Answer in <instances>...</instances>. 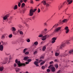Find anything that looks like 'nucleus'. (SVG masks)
<instances>
[{"label": "nucleus", "mask_w": 73, "mask_h": 73, "mask_svg": "<svg viewBox=\"0 0 73 73\" xmlns=\"http://www.w3.org/2000/svg\"><path fill=\"white\" fill-rule=\"evenodd\" d=\"M19 34L20 35H23V32L22 31H20L19 32Z\"/></svg>", "instance_id": "7c9ffc66"}, {"label": "nucleus", "mask_w": 73, "mask_h": 73, "mask_svg": "<svg viewBox=\"0 0 73 73\" xmlns=\"http://www.w3.org/2000/svg\"><path fill=\"white\" fill-rule=\"evenodd\" d=\"M37 10L36 9H31L30 11V16H33V13L35 12Z\"/></svg>", "instance_id": "7ed1b4c3"}, {"label": "nucleus", "mask_w": 73, "mask_h": 73, "mask_svg": "<svg viewBox=\"0 0 73 73\" xmlns=\"http://www.w3.org/2000/svg\"><path fill=\"white\" fill-rule=\"evenodd\" d=\"M46 7H48V6H49V4L47 3H46Z\"/></svg>", "instance_id": "3c124183"}, {"label": "nucleus", "mask_w": 73, "mask_h": 73, "mask_svg": "<svg viewBox=\"0 0 73 73\" xmlns=\"http://www.w3.org/2000/svg\"><path fill=\"white\" fill-rule=\"evenodd\" d=\"M69 40L67 41L66 42H62V44H61V45L57 47V48L58 49H62L65 46L66 44H69Z\"/></svg>", "instance_id": "f257e3e1"}, {"label": "nucleus", "mask_w": 73, "mask_h": 73, "mask_svg": "<svg viewBox=\"0 0 73 73\" xmlns=\"http://www.w3.org/2000/svg\"><path fill=\"white\" fill-rule=\"evenodd\" d=\"M15 70L16 72H19L20 70V69L17 68L15 69Z\"/></svg>", "instance_id": "393cba45"}, {"label": "nucleus", "mask_w": 73, "mask_h": 73, "mask_svg": "<svg viewBox=\"0 0 73 73\" xmlns=\"http://www.w3.org/2000/svg\"><path fill=\"white\" fill-rule=\"evenodd\" d=\"M59 53H60V51L59 50H56L55 53L56 56H59V54H60Z\"/></svg>", "instance_id": "9d476101"}, {"label": "nucleus", "mask_w": 73, "mask_h": 73, "mask_svg": "<svg viewBox=\"0 0 73 73\" xmlns=\"http://www.w3.org/2000/svg\"><path fill=\"white\" fill-rule=\"evenodd\" d=\"M38 62L35 61L34 62V64L36 65V66H39L38 65Z\"/></svg>", "instance_id": "aec40b11"}, {"label": "nucleus", "mask_w": 73, "mask_h": 73, "mask_svg": "<svg viewBox=\"0 0 73 73\" xmlns=\"http://www.w3.org/2000/svg\"><path fill=\"white\" fill-rule=\"evenodd\" d=\"M28 62H31V61H32V59H29L28 60Z\"/></svg>", "instance_id": "a18cd8bd"}, {"label": "nucleus", "mask_w": 73, "mask_h": 73, "mask_svg": "<svg viewBox=\"0 0 73 73\" xmlns=\"http://www.w3.org/2000/svg\"><path fill=\"white\" fill-rule=\"evenodd\" d=\"M45 49H46V46H44L42 48V50L43 51H44Z\"/></svg>", "instance_id": "cd10ccee"}, {"label": "nucleus", "mask_w": 73, "mask_h": 73, "mask_svg": "<svg viewBox=\"0 0 73 73\" xmlns=\"http://www.w3.org/2000/svg\"><path fill=\"white\" fill-rule=\"evenodd\" d=\"M9 60V59L8 57H6L5 58V60L3 62L2 64H7V62H8Z\"/></svg>", "instance_id": "20e7f679"}, {"label": "nucleus", "mask_w": 73, "mask_h": 73, "mask_svg": "<svg viewBox=\"0 0 73 73\" xmlns=\"http://www.w3.org/2000/svg\"><path fill=\"white\" fill-rule=\"evenodd\" d=\"M47 31V29H44V31Z\"/></svg>", "instance_id": "bf43d9fd"}, {"label": "nucleus", "mask_w": 73, "mask_h": 73, "mask_svg": "<svg viewBox=\"0 0 73 73\" xmlns=\"http://www.w3.org/2000/svg\"><path fill=\"white\" fill-rule=\"evenodd\" d=\"M12 37V34H11L10 35H9V38H11V37Z\"/></svg>", "instance_id": "a19ab883"}, {"label": "nucleus", "mask_w": 73, "mask_h": 73, "mask_svg": "<svg viewBox=\"0 0 73 73\" xmlns=\"http://www.w3.org/2000/svg\"><path fill=\"white\" fill-rule=\"evenodd\" d=\"M62 7H63L62 5H60L58 7L59 9L60 10V9H61V8H62Z\"/></svg>", "instance_id": "c85d7f7f"}, {"label": "nucleus", "mask_w": 73, "mask_h": 73, "mask_svg": "<svg viewBox=\"0 0 73 73\" xmlns=\"http://www.w3.org/2000/svg\"><path fill=\"white\" fill-rule=\"evenodd\" d=\"M30 2L31 4H33V0H31Z\"/></svg>", "instance_id": "37998d69"}, {"label": "nucleus", "mask_w": 73, "mask_h": 73, "mask_svg": "<svg viewBox=\"0 0 73 73\" xmlns=\"http://www.w3.org/2000/svg\"><path fill=\"white\" fill-rule=\"evenodd\" d=\"M18 6L19 7H20V6H21V3L20 2H18Z\"/></svg>", "instance_id": "e433bc0d"}, {"label": "nucleus", "mask_w": 73, "mask_h": 73, "mask_svg": "<svg viewBox=\"0 0 73 73\" xmlns=\"http://www.w3.org/2000/svg\"><path fill=\"white\" fill-rule=\"evenodd\" d=\"M54 61H55V62H57V60L55 59L54 60Z\"/></svg>", "instance_id": "e2e57ef3"}, {"label": "nucleus", "mask_w": 73, "mask_h": 73, "mask_svg": "<svg viewBox=\"0 0 73 73\" xmlns=\"http://www.w3.org/2000/svg\"><path fill=\"white\" fill-rule=\"evenodd\" d=\"M38 42L37 41H36L34 42V44L35 45H36V46H37V45H38Z\"/></svg>", "instance_id": "a878e982"}, {"label": "nucleus", "mask_w": 73, "mask_h": 73, "mask_svg": "<svg viewBox=\"0 0 73 73\" xmlns=\"http://www.w3.org/2000/svg\"><path fill=\"white\" fill-rule=\"evenodd\" d=\"M3 49H4V46L2 45L1 44L0 45V50L1 52L3 51Z\"/></svg>", "instance_id": "4468645a"}, {"label": "nucleus", "mask_w": 73, "mask_h": 73, "mask_svg": "<svg viewBox=\"0 0 73 73\" xmlns=\"http://www.w3.org/2000/svg\"><path fill=\"white\" fill-rule=\"evenodd\" d=\"M46 38H47V37H49V36L48 35H46Z\"/></svg>", "instance_id": "680f3d73"}, {"label": "nucleus", "mask_w": 73, "mask_h": 73, "mask_svg": "<svg viewBox=\"0 0 73 73\" xmlns=\"http://www.w3.org/2000/svg\"><path fill=\"white\" fill-rule=\"evenodd\" d=\"M44 25L45 26V27H47L48 26V24L46 23V22H45L44 23Z\"/></svg>", "instance_id": "2f4dec72"}, {"label": "nucleus", "mask_w": 73, "mask_h": 73, "mask_svg": "<svg viewBox=\"0 0 73 73\" xmlns=\"http://www.w3.org/2000/svg\"><path fill=\"white\" fill-rule=\"evenodd\" d=\"M6 55H7V56H8V55H9V54H6Z\"/></svg>", "instance_id": "69168bd1"}, {"label": "nucleus", "mask_w": 73, "mask_h": 73, "mask_svg": "<svg viewBox=\"0 0 73 73\" xmlns=\"http://www.w3.org/2000/svg\"><path fill=\"white\" fill-rule=\"evenodd\" d=\"M16 66H17V64H16V63H14V67H16Z\"/></svg>", "instance_id": "09e8293b"}, {"label": "nucleus", "mask_w": 73, "mask_h": 73, "mask_svg": "<svg viewBox=\"0 0 73 73\" xmlns=\"http://www.w3.org/2000/svg\"><path fill=\"white\" fill-rule=\"evenodd\" d=\"M43 36L42 35V34H40L38 36V37H42Z\"/></svg>", "instance_id": "4c0bfd02"}, {"label": "nucleus", "mask_w": 73, "mask_h": 73, "mask_svg": "<svg viewBox=\"0 0 73 73\" xmlns=\"http://www.w3.org/2000/svg\"><path fill=\"white\" fill-rule=\"evenodd\" d=\"M57 40V38L54 37L52 39V43H54L56 42V40Z\"/></svg>", "instance_id": "1a4fd4ad"}, {"label": "nucleus", "mask_w": 73, "mask_h": 73, "mask_svg": "<svg viewBox=\"0 0 73 73\" xmlns=\"http://www.w3.org/2000/svg\"><path fill=\"white\" fill-rule=\"evenodd\" d=\"M18 7V6H17V5H15L13 8V9H14V10H16V9H17Z\"/></svg>", "instance_id": "5701e85b"}, {"label": "nucleus", "mask_w": 73, "mask_h": 73, "mask_svg": "<svg viewBox=\"0 0 73 73\" xmlns=\"http://www.w3.org/2000/svg\"><path fill=\"white\" fill-rule=\"evenodd\" d=\"M37 52L36 51H35L34 52V54H37Z\"/></svg>", "instance_id": "79ce46f5"}, {"label": "nucleus", "mask_w": 73, "mask_h": 73, "mask_svg": "<svg viewBox=\"0 0 73 73\" xmlns=\"http://www.w3.org/2000/svg\"><path fill=\"white\" fill-rule=\"evenodd\" d=\"M29 53V52H27L25 53V55H28V54Z\"/></svg>", "instance_id": "c9c22d12"}, {"label": "nucleus", "mask_w": 73, "mask_h": 73, "mask_svg": "<svg viewBox=\"0 0 73 73\" xmlns=\"http://www.w3.org/2000/svg\"><path fill=\"white\" fill-rule=\"evenodd\" d=\"M61 28V27H60L56 28L54 30V32H58L59 30Z\"/></svg>", "instance_id": "0eeeda50"}, {"label": "nucleus", "mask_w": 73, "mask_h": 73, "mask_svg": "<svg viewBox=\"0 0 73 73\" xmlns=\"http://www.w3.org/2000/svg\"><path fill=\"white\" fill-rule=\"evenodd\" d=\"M15 62L17 64V65L19 67H20V66H25V65L26 64H28L29 63V62H26L25 63H21L18 60H17L16 59L15 60Z\"/></svg>", "instance_id": "f03ea898"}, {"label": "nucleus", "mask_w": 73, "mask_h": 73, "mask_svg": "<svg viewBox=\"0 0 73 73\" xmlns=\"http://www.w3.org/2000/svg\"><path fill=\"white\" fill-rule=\"evenodd\" d=\"M40 9L38 8V13H40Z\"/></svg>", "instance_id": "c03bdc74"}, {"label": "nucleus", "mask_w": 73, "mask_h": 73, "mask_svg": "<svg viewBox=\"0 0 73 73\" xmlns=\"http://www.w3.org/2000/svg\"><path fill=\"white\" fill-rule=\"evenodd\" d=\"M23 0H20V3H23Z\"/></svg>", "instance_id": "49530a36"}, {"label": "nucleus", "mask_w": 73, "mask_h": 73, "mask_svg": "<svg viewBox=\"0 0 73 73\" xmlns=\"http://www.w3.org/2000/svg\"><path fill=\"white\" fill-rule=\"evenodd\" d=\"M47 35H44L42 37V40H43V41L44 40H45L46 39V36Z\"/></svg>", "instance_id": "f3484780"}, {"label": "nucleus", "mask_w": 73, "mask_h": 73, "mask_svg": "<svg viewBox=\"0 0 73 73\" xmlns=\"http://www.w3.org/2000/svg\"><path fill=\"white\" fill-rule=\"evenodd\" d=\"M67 21H68V20L66 19H64L62 21V22L63 23H66V22H67Z\"/></svg>", "instance_id": "bb28decb"}, {"label": "nucleus", "mask_w": 73, "mask_h": 73, "mask_svg": "<svg viewBox=\"0 0 73 73\" xmlns=\"http://www.w3.org/2000/svg\"><path fill=\"white\" fill-rule=\"evenodd\" d=\"M6 35H7V34L5 33L3 34L2 35L1 37V39H4V38H5V36Z\"/></svg>", "instance_id": "2eb2a0df"}, {"label": "nucleus", "mask_w": 73, "mask_h": 73, "mask_svg": "<svg viewBox=\"0 0 73 73\" xmlns=\"http://www.w3.org/2000/svg\"><path fill=\"white\" fill-rule=\"evenodd\" d=\"M46 71L47 72H50V70H49V69H47L46 70Z\"/></svg>", "instance_id": "8fccbe9b"}, {"label": "nucleus", "mask_w": 73, "mask_h": 73, "mask_svg": "<svg viewBox=\"0 0 73 73\" xmlns=\"http://www.w3.org/2000/svg\"><path fill=\"white\" fill-rule=\"evenodd\" d=\"M26 41L27 42H30V41H31V40H30V39L29 38L27 39Z\"/></svg>", "instance_id": "72a5a7b5"}, {"label": "nucleus", "mask_w": 73, "mask_h": 73, "mask_svg": "<svg viewBox=\"0 0 73 73\" xmlns=\"http://www.w3.org/2000/svg\"><path fill=\"white\" fill-rule=\"evenodd\" d=\"M50 64H53V62L52 61L50 62Z\"/></svg>", "instance_id": "4d7b16f0"}, {"label": "nucleus", "mask_w": 73, "mask_h": 73, "mask_svg": "<svg viewBox=\"0 0 73 73\" xmlns=\"http://www.w3.org/2000/svg\"><path fill=\"white\" fill-rule=\"evenodd\" d=\"M67 1L68 2V4H71L73 2V1L72 0H67Z\"/></svg>", "instance_id": "412c9836"}, {"label": "nucleus", "mask_w": 73, "mask_h": 73, "mask_svg": "<svg viewBox=\"0 0 73 73\" xmlns=\"http://www.w3.org/2000/svg\"><path fill=\"white\" fill-rule=\"evenodd\" d=\"M13 32V34H14V35H15V31H12Z\"/></svg>", "instance_id": "5fc2aeb1"}, {"label": "nucleus", "mask_w": 73, "mask_h": 73, "mask_svg": "<svg viewBox=\"0 0 73 73\" xmlns=\"http://www.w3.org/2000/svg\"><path fill=\"white\" fill-rule=\"evenodd\" d=\"M58 24H56L51 29H50V31H51V30H52V29H53V28H54H54H56L57 27H58Z\"/></svg>", "instance_id": "6ab92c4d"}, {"label": "nucleus", "mask_w": 73, "mask_h": 73, "mask_svg": "<svg viewBox=\"0 0 73 73\" xmlns=\"http://www.w3.org/2000/svg\"><path fill=\"white\" fill-rule=\"evenodd\" d=\"M9 17V14H7L6 15H5L3 17V22H4V20L5 21L7 19V18Z\"/></svg>", "instance_id": "423d86ee"}, {"label": "nucleus", "mask_w": 73, "mask_h": 73, "mask_svg": "<svg viewBox=\"0 0 73 73\" xmlns=\"http://www.w3.org/2000/svg\"><path fill=\"white\" fill-rule=\"evenodd\" d=\"M14 69V67L12 66H11V68H10V70H13Z\"/></svg>", "instance_id": "473e14b6"}, {"label": "nucleus", "mask_w": 73, "mask_h": 73, "mask_svg": "<svg viewBox=\"0 0 73 73\" xmlns=\"http://www.w3.org/2000/svg\"><path fill=\"white\" fill-rule=\"evenodd\" d=\"M55 67L57 69V68H58V64H56L55 65Z\"/></svg>", "instance_id": "ea45409f"}, {"label": "nucleus", "mask_w": 73, "mask_h": 73, "mask_svg": "<svg viewBox=\"0 0 73 73\" xmlns=\"http://www.w3.org/2000/svg\"><path fill=\"white\" fill-rule=\"evenodd\" d=\"M45 67L44 66H42V69H45Z\"/></svg>", "instance_id": "de8ad7c7"}, {"label": "nucleus", "mask_w": 73, "mask_h": 73, "mask_svg": "<svg viewBox=\"0 0 73 73\" xmlns=\"http://www.w3.org/2000/svg\"><path fill=\"white\" fill-rule=\"evenodd\" d=\"M48 68H50V69H51L52 71V72H55V68L53 66V65H52L49 66Z\"/></svg>", "instance_id": "39448f33"}, {"label": "nucleus", "mask_w": 73, "mask_h": 73, "mask_svg": "<svg viewBox=\"0 0 73 73\" xmlns=\"http://www.w3.org/2000/svg\"><path fill=\"white\" fill-rule=\"evenodd\" d=\"M73 52V50H71L69 51V53L70 54L71 53H72V52Z\"/></svg>", "instance_id": "c756f323"}, {"label": "nucleus", "mask_w": 73, "mask_h": 73, "mask_svg": "<svg viewBox=\"0 0 73 73\" xmlns=\"http://www.w3.org/2000/svg\"><path fill=\"white\" fill-rule=\"evenodd\" d=\"M25 25L26 27H28V26H29V25L27 24H26Z\"/></svg>", "instance_id": "6e6d98bb"}, {"label": "nucleus", "mask_w": 73, "mask_h": 73, "mask_svg": "<svg viewBox=\"0 0 73 73\" xmlns=\"http://www.w3.org/2000/svg\"><path fill=\"white\" fill-rule=\"evenodd\" d=\"M44 7H42L41 9H44Z\"/></svg>", "instance_id": "774afa93"}, {"label": "nucleus", "mask_w": 73, "mask_h": 73, "mask_svg": "<svg viewBox=\"0 0 73 73\" xmlns=\"http://www.w3.org/2000/svg\"><path fill=\"white\" fill-rule=\"evenodd\" d=\"M66 52H67V50H66L63 54L61 55V57H65L68 55V54H67V53H66Z\"/></svg>", "instance_id": "9b49d317"}, {"label": "nucleus", "mask_w": 73, "mask_h": 73, "mask_svg": "<svg viewBox=\"0 0 73 73\" xmlns=\"http://www.w3.org/2000/svg\"><path fill=\"white\" fill-rule=\"evenodd\" d=\"M4 68L3 66L0 67V71L2 72L4 70Z\"/></svg>", "instance_id": "4be33fe9"}, {"label": "nucleus", "mask_w": 73, "mask_h": 73, "mask_svg": "<svg viewBox=\"0 0 73 73\" xmlns=\"http://www.w3.org/2000/svg\"><path fill=\"white\" fill-rule=\"evenodd\" d=\"M1 42L2 43V45H3V46H5L6 45V44H7V42L3 41H1Z\"/></svg>", "instance_id": "f8f14e48"}, {"label": "nucleus", "mask_w": 73, "mask_h": 73, "mask_svg": "<svg viewBox=\"0 0 73 73\" xmlns=\"http://www.w3.org/2000/svg\"><path fill=\"white\" fill-rule=\"evenodd\" d=\"M24 6H25V3H23L21 4V7H24Z\"/></svg>", "instance_id": "f704fd0d"}, {"label": "nucleus", "mask_w": 73, "mask_h": 73, "mask_svg": "<svg viewBox=\"0 0 73 73\" xmlns=\"http://www.w3.org/2000/svg\"><path fill=\"white\" fill-rule=\"evenodd\" d=\"M44 56H41L40 58V59H42V58H44Z\"/></svg>", "instance_id": "603ef678"}, {"label": "nucleus", "mask_w": 73, "mask_h": 73, "mask_svg": "<svg viewBox=\"0 0 73 73\" xmlns=\"http://www.w3.org/2000/svg\"><path fill=\"white\" fill-rule=\"evenodd\" d=\"M19 27H20V28H22V26H21V25H19Z\"/></svg>", "instance_id": "13d9d810"}, {"label": "nucleus", "mask_w": 73, "mask_h": 73, "mask_svg": "<svg viewBox=\"0 0 73 73\" xmlns=\"http://www.w3.org/2000/svg\"><path fill=\"white\" fill-rule=\"evenodd\" d=\"M64 29L66 30L65 32L66 33H68L69 31V28L68 27H65Z\"/></svg>", "instance_id": "6e6552de"}, {"label": "nucleus", "mask_w": 73, "mask_h": 73, "mask_svg": "<svg viewBox=\"0 0 73 73\" xmlns=\"http://www.w3.org/2000/svg\"><path fill=\"white\" fill-rule=\"evenodd\" d=\"M23 1L25 2V3H27V0H23Z\"/></svg>", "instance_id": "864d4df0"}, {"label": "nucleus", "mask_w": 73, "mask_h": 73, "mask_svg": "<svg viewBox=\"0 0 73 73\" xmlns=\"http://www.w3.org/2000/svg\"><path fill=\"white\" fill-rule=\"evenodd\" d=\"M68 9V8H67L65 10V12H66V11L67 10V9Z\"/></svg>", "instance_id": "052dcab7"}, {"label": "nucleus", "mask_w": 73, "mask_h": 73, "mask_svg": "<svg viewBox=\"0 0 73 73\" xmlns=\"http://www.w3.org/2000/svg\"><path fill=\"white\" fill-rule=\"evenodd\" d=\"M46 0H43L42 1V3L44 5H46Z\"/></svg>", "instance_id": "dca6fc26"}, {"label": "nucleus", "mask_w": 73, "mask_h": 73, "mask_svg": "<svg viewBox=\"0 0 73 73\" xmlns=\"http://www.w3.org/2000/svg\"><path fill=\"white\" fill-rule=\"evenodd\" d=\"M29 58V57L27 56H26L24 58L23 60L25 61H26V60H27Z\"/></svg>", "instance_id": "b1692460"}, {"label": "nucleus", "mask_w": 73, "mask_h": 73, "mask_svg": "<svg viewBox=\"0 0 73 73\" xmlns=\"http://www.w3.org/2000/svg\"><path fill=\"white\" fill-rule=\"evenodd\" d=\"M42 33H45V32L44 31H42Z\"/></svg>", "instance_id": "0e129e2a"}, {"label": "nucleus", "mask_w": 73, "mask_h": 73, "mask_svg": "<svg viewBox=\"0 0 73 73\" xmlns=\"http://www.w3.org/2000/svg\"><path fill=\"white\" fill-rule=\"evenodd\" d=\"M11 29L12 31H16V29L14 27H11Z\"/></svg>", "instance_id": "a211bd4d"}, {"label": "nucleus", "mask_w": 73, "mask_h": 73, "mask_svg": "<svg viewBox=\"0 0 73 73\" xmlns=\"http://www.w3.org/2000/svg\"><path fill=\"white\" fill-rule=\"evenodd\" d=\"M27 48H25L23 50V53H25L26 52V51H27Z\"/></svg>", "instance_id": "58836bf2"}, {"label": "nucleus", "mask_w": 73, "mask_h": 73, "mask_svg": "<svg viewBox=\"0 0 73 73\" xmlns=\"http://www.w3.org/2000/svg\"><path fill=\"white\" fill-rule=\"evenodd\" d=\"M60 71L59 70L58 71L57 73H60Z\"/></svg>", "instance_id": "338daca9"}, {"label": "nucleus", "mask_w": 73, "mask_h": 73, "mask_svg": "<svg viewBox=\"0 0 73 73\" xmlns=\"http://www.w3.org/2000/svg\"><path fill=\"white\" fill-rule=\"evenodd\" d=\"M39 63H40V62H41L40 64V65H42L45 62L44 61H43L42 60H40L39 61Z\"/></svg>", "instance_id": "ddd939ff"}]
</instances>
